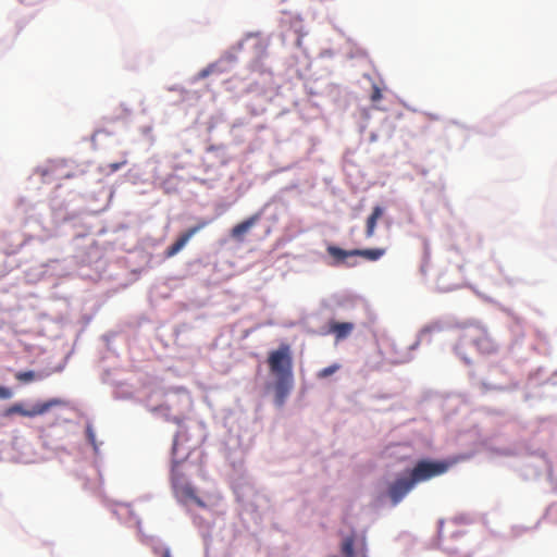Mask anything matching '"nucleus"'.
I'll return each instance as SVG.
<instances>
[{"instance_id": "obj_1", "label": "nucleus", "mask_w": 557, "mask_h": 557, "mask_svg": "<svg viewBox=\"0 0 557 557\" xmlns=\"http://www.w3.org/2000/svg\"><path fill=\"white\" fill-rule=\"evenodd\" d=\"M268 364L272 374L275 375L274 403L281 408L284 406L293 388V358L290 347L282 344L278 349L269 354Z\"/></svg>"}, {"instance_id": "obj_2", "label": "nucleus", "mask_w": 557, "mask_h": 557, "mask_svg": "<svg viewBox=\"0 0 557 557\" xmlns=\"http://www.w3.org/2000/svg\"><path fill=\"white\" fill-rule=\"evenodd\" d=\"M469 346H475L483 354H491L496 349V344L487 331L479 325L468 326L459 335L456 351L466 362H469V358L466 356L465 349Z\"/></svg>"}, {"instance_id": "obj_3", "label": "nucleus", "mask_w": 557, "mask_h": 557, "mask_svg": "<svg viewBox=\"0 0 557 557\" xmlns=\"http://www.w3.org/2000/svg\"><path fill=\"white\" fill-rule=\"evenodd\" d=\"M181 462L174 460L171 472V482L176 498L186 504L195 503L201 508H206V503L197 496L195 488L186 481L184 473L180 470Z\"/></svg>"}, {"instance_id": "obj_4", "label": "nucleus", "mask_w": 557, "mask_h": 557, "mask_svg": "<svg viewBox=\"0 0 557 557\" xmlns=\"http://www.w3.org/2000/svg\"><path fill=\"white\" fill-rule=\"evenodd\" d=\"M450 466L451 462L447 460L422 459L408 473L417 485L446 473Z\"/></svg>"}, {"instance_id": "obj_5", "label": "nucleus", "mask_w": 557, "mask_h": 557, "mask_svg": "<svg viewBox=\"0 0 557 557\" xmlns=\"http://www.w3.org/2000/svg\"><path fill=\"white\" fill-rule=\"evenodd\" d=\"M327 253L335 259L336 263H344L348 257L359 256L369 261H376L381 259L386 250L384 248H369V249H352L344 250L337 246L330 245Z\"/></svg>"}, {"instance_id": "obj_6", "label": "nucleus", "mask_w": 557, "mask_h": 557, "mask_svg": "<svg viewBox=\"0 0 557 557\" xmlns=\"http://www.w3.org/2000/svg\"><path fill=\"white\" fill-rule=\"evenodd\" d=\"M65 403L60 398H51L44 403H37L30 409H25L22 404H14L5 409L3 412L4 417H11L13 414H21L23 417L33 418L36 416H41L49 411L53 407L62 406Z\"/></svg>"}, {"instance_id": "obj_7", "label": "nucleus", "mask_w": 557, "mask_h": 557, "mask_svg": "<svg viewBox=\"0 0 557 557\" xmlns=\"http://www.w3.org/2000/svg\"><path fill=\"white\" fill-rule=\"evenodd\" d=\"M416 484L409 473L401 474L392 481L386 488V495L393 506L398 505L413 488Z\"/></svg>"}, {"instance_id": "obj_8", "label": "nucleus", "mask_w": 557, "mask_h": 557, "mask_svg": "<svg viewBox=\"0 0 557 557\" xmlns=\"http://www.w3.org/2000/svg\"><path fill=\"white\" fill-rule=\"evenodd\" d=\"M211 223L210 220H206V219H201L197 222V224L190 226L189 228H187L185 232H183L177 238L176 240L171 245L169 246L165 251H164V256L166 258H172L174 257L175 255H177L186 245L187 243L190 240V238L196 235L198 232H200L201 230H203L205 227H207L209 224Z\"/></svg>"}, {"instance_id": "obj_9", "label": "nucleus", "mask_w": 557, "mask_h": 557, "mask_svg": "<svg viewBox=\"0 0 557 557\" xmlns=\"http://www.w3.org/2000/svg\"><path fill=\"white\" fill-rule=\"evenodd\" d=\"M262 213L257 212L246 220L242 221L240 223L236 224L231 230V237L237 242H243L245 238V235L261 220Z\"/></svg>"}, {"instance_id": "obj_10", "label": "nucleus", "mask_w": 557, "mask_h": 557, "mask_svg": "<svg viewBox=\"0 0 557 557\" xmlns=\"http://www.w3.org/2000/svg\"><path fill=\"white\" fill-rule=\"evenodd\" d=\"M354 324L350 322L331 321L327 333L334 334L336 341H342L350 335Z\"/></svg>"}, {"instance_id": "obj_11", "label": "nucleus", "mask_w": 557, "mask_h": 557, "mask_svg": "<svg viewBox=\"0 0 557 557\" xmlns=\"http://www.w3.org/2000/svg\"><path fill=\"white\" fill-rule=\"evenodd\" d=\"M383 214H384L383 207L375 206L372 209L371 214L367 218V221H366L364 234H366L367 238H372L374 236L377 221L383 216Z\"/></svg>"}, {"instance_id": "obj_12", "label": "nucleus", "mask_w": 557, "mask_h": 557, "mask_svg": "<svg viewBox=\"0 0 557 557\" xmlns=\"http://www.w3.org/2000/svg\"><path fill=\"white\" fill-rule=\"evenodd\" d=\"M355 536L349 535L342 542L341 552L344 557H355Z\"/></svg>"}, {"instance_id": "obj_13", "label": "nucleus", "mask_w": 557, "mask_h": 557, "mask_svg": "<svg viewBox=\"0 0 557 557\" xmlns=\"http://www.w3.org/2000/svg\"><path fill=\"white\" fill-rule=\"evenodd\" d=\"M441 330H442V329H441V326H440V325H430V326L424 327V329L422 330V332H421V334H420L419 338H418V339H417L412 345H410V349H414V348H417V347L420 345V343H421L422 341H424V338H425L429 334L434 333V332H441Z\"/></svg>"}, {"instance_id": "obj_14", "label": "nucleus", "mask_w": 557, "mask_h": 557, "mask_svg": "<svg viewBox=\"0 0 557 557\" xmlns=\"http://www.w3.org/2000/svg\"><path fill=\"white\" fill-rule=\"evenodd\" d=\"M41 377V374H37L34 371H21L15 374V379L23 383H29Z\"/></svg>"}, {"instance_id": "obj_15", "label": "nucleus", "mask_w": 557, "mask_h": 557, "mask_svg": "<svg viewBox=\"0 0 557 557\" xmlns=\"http://www.w3.org/2000/svg\"><path fill=\"white\" fill-rule=\"evenodd\" d=\"M338 369H339L338 364H332L330 367H326V368L322 369L321 371H319L318 377L325 379V377L334 374Z\"/></svg>"}, {"instance_id": "obj_16", "label": "nucleus", "mask_w": 557, "mask_h": 557, "mask_svg": "<svg viewBox=\"0 0 557 557\" xmlns=\"http://www.w3.org/2000/svg\"><path fill=\"white\" fill-rule=\"evenodd\" d=\"M382 98H383V95H382L381 88L377 85L373 84L372 92L370 96L371 102L373 104H376L380 100H382Z\"/></svg>"}, {"instance_id": "obj_17", "label": "nucleus", "mask_w": 557, "mask_h": 557, "mask_svg": "<svg viewBox=\"0 0 557 557\" xmlns=\"http://www.w3.org/2000/svg\"><path fill=\"white\" fill-rule=\"evenodd\" d=\"M12 397V392L5 386H0V399H9Z\"/></svg>"}, {"instance_id": "obj_18", "label": "nucleus", "mask_w": 557, "mask_h": 557, "mask_svg": "<svg viewBox=\"0 0 557 557\" xmlns=\"http://www.w3.org/2000/svg\"><path fill=\"white\" fill-rule=\"evenodd\" d=\"M125 164H126V160L121 161V162L110 163L109 169L111 172H115V171L120 170Z\"/></svg>"}, {"instance_id": "obj_19", "label": "nucleus", "mask_w": 557, "mask_h": 557, "mask_svg": "<svg viewBox=\"0 0 557 557\" xmlns=\"http://www.w3.org/2000/svg\"><path fill=\"white\" fill-rule=\"evenodd\" d=\"M88 437H89V441L94 444L95 442V436H94V433L91 432L90 429H88Z\"/></svg>"}, {"instance_id": "obj_20", "label": "nucleus", "mask_w": 557, "mask_h": 557, "mask_svg": "<svg viewBox=\"0 0 557 557\" xmlns=\"http://www.w3.org/2000/svg\"><path fill=\"white\" fill-rule=\"evenodd\" d=\"M162 557H171V553H170V549H164L163 550V554H162Z\"/></svg>"}, {"instance_id": "obj_21", "label": "nucleus", "mask_w": 557, "mask_h": 557, "mask_svg": "<svg viewBox=\"0 0 557 557\" xmlns=\"http://www.w3.org/2000/svg\"><path fill=\"white\" fill-rule=\"evenodd\" d=\"M175 450H176V440L173 443V454H175Z\"/></svg>"}, {"instance_id": "obj_22", "label": "nucleus", "mask_w": 557, "mask_h": 557, "mask_svg": "<svg viewBox=\"0 0 557 557\" xmlns=\"http://www.w3.org/2000/svg\"><path fill=\"white\" fill-rule=\"evenodd\" d=\"M208 74H209V71H208V70H205V71L201 73V75H202V76H207Z\"/></svg>"}]
</instances>
